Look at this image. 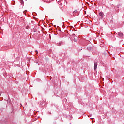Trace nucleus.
<instances>
[{"instance_id":"nucleus-4","label":"nucleus","mask_w":124,"mask_h":124,"mask_svg":"<svg viewBox=\"0 0 124 124\" xmlns=\"http://www.w3.org/2000/svg\"><path fill=\"white\" fill-rule=\"evenodd\" d=\"M99 15L100 16H101V17H103V13L102 12H100L99 13Z\"/></svg>"},{"instance_id":"nucleus-3","label":"nucleus","mask_w":124,"mask_h":124,"mask_svg":"<svg viewBox=\"0 0 124 124\" xmlns=\"http://www.w3.org/2000/svg\"><path fill=\"white\" fill-rule=\"evenodd\" d=\"M73 40H74V42H77V41H78V40L76 38H74Z\"/></svg>"},{"instance_id":"nucleus-1","label":"nucleus","mask_w":124,"mask_h":124,"mask_svg":"<svg viewBox=\"0 0 124 124\" xmlns=\"http://www.w3.org/2000/svg\"><path fill=\"white\" fill-rule=\"evenodd\" d=\"M94 70H96V69L97 68V62H94Z\"/></svg>"},{"instance_id":"nucleus-6","label":"nucleus","mask_w":124,"mask_h":124,"mask_svg":"<svg viewBox=\"0 0 124 124\" xmlns=\"http://www.w3.org/2000/svg\"><path fill=\"white\" fill-rule=\"evenodd\" d=\"M35 52H36V54H38V52L37 51V50H36V51H35Z\"/></svg>"},{"instance_id":"nucleus-7","label":"nucleus","mask_w":124,"mask_h":124,"mask_svg":"<svg viewBox=\"0 0 124 124\" xmlns=\"http://www.w3.org/2000/svg\"><path fill=\"white\" fill-rule=\"evenodd\" d=\"M1 96V93H0V96Z\"/></svg>"},{"instance_id":"nucleus-5","label":"nucleus","mask_w":124,"mask_h":124,"mask_svg":"<svg viewBox=\"0 0 124 124\" xmlns=\"http://www.w3.org/2000/svg\"><path fill=\"white\" fill-rule=\"evenodd\" d=\"M87 49H88V50H91V47H88Z\"/></svg>"},{"instance_id":"nucleus-2","label":"nucleus","mask_w":124,"mask_h":124,"mask_svg":"<svg viewBox=\"0 0 124 124\" xmlns=\"http://www.w3.org/2000/svg\"><path fill=\"white\" fill-rule=\"evenodd\" d=\"M118 35H119V36H120L121 37H122L123 36V34L121 32H119L118 33Z\"/></svg>"}]
</instances>
